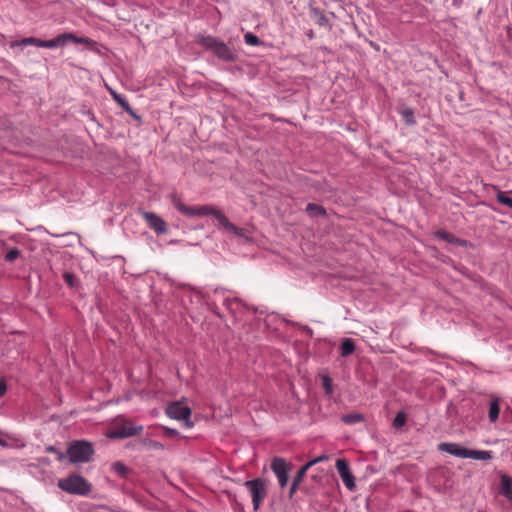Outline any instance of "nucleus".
Returning <instances> with one entry per match:
<instances>
[{"instance_id": "nucleus-1", "label": "nucleus", "mask_w": 512, "mask_h": 512, "mask_svg": "<svg viewBox=\"0 0 512 512\" xmlns=\"http://www.w3.org/2000/svg\"><path fill=\"white\" fill-rule=\"evenodd\" d=\"M90 40L86 37H78L73 33H62L51 40H40L35 37L23 38L19 41H15L12 46H28L34 45L43 48H57L63 47L68 44H88Z\"/></svg>"}, {"instance_id": "nucleus-2", "label": "nucleus", "mask_w": 512, "mask_h": 512, "mask_svg": "<svg viewBox=\"0 0 512 512\" xmlns=\"http://www.w3.org/2000/svg\"><path fill=\"white\" fill-rule=\"evenodd\" d=\"M197 42L216 55L219 60L224 62H234L237 60V52L225 42L210 36L198 35Z\"/></svg>"}, {"instance_id": "nucleus-3", "label": "nucleus", "mask_w": 512, "mask_h": 512, "mask_svg": "<svg viewBox=\"0 0 512 512\" xmlns=\"http://www.w3.org/2000/svg\"><path fill=\"white\" fill-rule=\"evenodd\" d=\"M93 454V445L85 440L75 441L67 449V456L72 463L89 462Z\"/></svg>"}, {"instance_id": "nucleus-4", "label": "nucleus", "mask_w": 512, "mask_h": 512, "mask_svg": "<svg viewBox=\"0 0 512 512\" xmlns=\"http://www.w3.org/2000/svg\"><path fill=\"white\" fill-rule=\"evenodd\" d=\"M58 487L69 494L75 495H86L91 490L90 483L84 477L77 474L60 479Z\"/></svg>"}, {"instance_id": "nucleus-5", "label": "nucleus", "mask_w": 512, "mask_h": 512, "mask_svg": "<svg viewBox=\"0 0 512 512\" xmlns=\"http://www.w3.org/2000/svg\"><path fill=\"white\" fill-rule=\"evenodd\" d=\"M244 486L248 489L251 495L253 510L257 511L267 496L265 482L261 478H255L245 481Z\"/></svg>"}, {"instance_id": "nucleus-6", "label": "nucleus", "mask_w": 512, "mask_h": 512, "mask_svg": "<svg viewBox=\"0 0 512 512\" xmlns=\"http://www.w3.org/2000/svg\"><path fill=\"white\" fill-rule=\"evenodd\" d=\"M214 294L223 297V305L235 319L250 310V308L238 297H225V290L223 288H216L214 290Z\"/></svg>"}, {"instance_id": "nucleus-7", "label": "nucleus", "mask_w": 512, "mask_h": 512, "mask_svg": "<svg viewBox=\"0 0 512 512\" xmlns=\"http://www.w3.org/2000/svg\"><path fill=\"white\" fill-rule=\"evenodd\" d=\"M166 415L178 421L183 420L184 426L188 429L192 428L194 423L190 420L191 409L181 402H174L167 406Z\"/></svg>"}, {"instance_id": "nucleus-8", "label": "nucleus", "mask_w": 512, "mask_h": 512, "mask_svg": "<svg viewBox=\"0 0 512 512\" xmlns=\"http://www.w3.org/2000/svg\"><path fill=\"white\" fill-rule=\"evenodd\" d=\"M174 206L180 213L188 217L213 215L217 219L218 213H222L220 210H217L208 205L189 207L182 203L180 200H175Z\"/></svg>"}, {"instance_id": "nucleus-9", "label": "nucleus", "mask_w": 512, "mask_h": 512, "mask_svg": "<svg viewBox=\"0 0 512 512\" xmlns=\"http://www.w3.org/2000/svg\"><path fill=\"white\" fill-rule=\"evenodd\" d=\"M143 429L142 425L135 426L131 423H123L116 425L113 431L110 432L109 437L114 439L129 438L139 435Z\"/></svg>"}, {"instance_id": "nucleus-10", "label": "nucleus", "mask_w": 512, "mask_h": 512, "mask_svg": "<svg viewBox=\"0 0 512 512\" xmlns=\"http://www.w3.org/2000/svg\"><path fill=\"white\" fill-rule=\"evenodd\" d=\"M336 469L346 486V488L350 491H353L356 488L355 479L353 474L350 471L349 464L345 459H337L336 461Z\"/></svg>"}, {"instance_id": "nucleus-11", "label": "nucleus", "mask_w": 512, "mask_h": 512, "mask_svg": "<svg viewBox=\"0 0 512 512\" xmlns=\"http://www.w3.org/2000/svg\"><path fill=\"white\" fill-rule=\"evenodd\" d=\"M271 469L276 475L279 485L284 488L288 483V465L283 458L276 457L271 463Z\"/></svg>"}, {"instance_id": "nucleus-12", "label": "nucleus", "mask_w": 512, "mask_h": 512, "mask_svg": "<svg viewBox=\"0 0 512 512\" xmlns=\"http://www.w3.org/2000/svg\"><path fill=\"white\" fill-rule=\"evenodd\" d=\"M141 216L147 222L149 227L153 229L157 234H165L167 232L166 222L157 214L148 211H142Z\"/></svg>"}, {"instance_id": "nucleus-13", "label": "nucleus", "mask_w": 512, "mask_h": 512, "mask_svg": "<svg viewBox=\"0 0 512 512\" xmlns=\"http://www.w3.org/2000/svg\"><path fill=\"white\" fill-rule=\"evenodd\" d=\"M218 223L229 233H232L238 237L249 239L248 231L244 228L237 227L233 223L229 221V219L224 215V213H218L217 215Z\"/></svg>"}, {"instance_id": "nucleus-14", "label": "nucleus", "mask_w": 512, "mask_h": 512, "mask_svg": "<svg viewBox=\"0 0 512 512\" xmlns=\"http://www.w3.org/2000/svg\"><path fill=\"white\" fill-rule=\"evenodd\" d=\"M438 449L440 451L449 453V454L459 457V458H467L468 450H469L468 448H465L458 443H449V442L440 443L438 446Z\"/></svg>"}, {"instance_id": "nucleus-15", "label": "nucleus", "mask_w": 512, "mask_h": 512, "mask_svg": "<svg viewBox=\"0 0 512 512\" xmlns=\"http://www.w3.org/2000/svg\"><path fill=\"white\" fill-rule=\"evenodd\" d=\"M111 94L113 96V99L122 107V109L125 112H127L133 118L140 120V116L135 113V111L132 109L125 96L118 94L116 92H112Z\"/></svg>"}, {"instance_id": "nucleus-16", "label": "nucleus", "mask_w": 512, "mask_h": 512, "mask_svg": "<svg viewBox=\"0 0 512 512\" xmlns=\"http://www.w3.org/2000/svg\"><path fill=\"white\" fill-rule=\"evenodd\" d=\"M500 413V399L493 397L489 402L488 418L491 423H495L499 418Z\"/></svg>"}, {"instance_id": "nucleus-17", "label": "nucleus", "mask_w": 512, "mask_h": 512, "mask_svg": "<svg viewBox=\"0 0 512 512\" xmlns=\"http://www.w3.org/2000/svg\"><path fill=\"white\" fill-rule=\"evenodd\" d=\"M467 458L474 459V460L488 461L493 458V454H492V451L469 449Z\"/></svg>"}, {"instance_id": "nucleus-18", "label": "nucleus", "mask_w": 512, "mask_h": 512, "mask_svg": "<svg viewBox=\"0 0 512 512\" xmlns=\"http://www.w3.org/2000/svg\"><path fill=\"white\" fill-rule=\"evenodd\" d=\"M399 114L402 116L404 122L409 125L413 126L416 124L415 114L414 110L410 107H403L398 110Z\"/></svg>"}, {"instance_id": "nucleus-19", "label": "nucleus", "mask_w": 512, "mask_h": 512, "mask_svg": "<svg viewBox=\"0 0 512 512\" xmlns=\"http://www.w3.org/2000/svg\"><path fill=\"white\" fill-rule=\"evenodd\" d=\"M311 18L312 20L322 26V27H328L329 26V21L327 19V17L323 14V12L317 8H312L311 9Z\"/></svg>"}, {"instance_id": "nucleus-20", "label": "nucleus", "mask_w": 512, "mask_h": 512, "mask_svg": "<svg viewBox=\"0 0 512 512\" xmlns=\"http://www.w3.org/2000/svg\"><path fill=\"white\" fill-rule=\"evenodd\" d=\"M306 212L311 217H324V216H326L325 208L323 206L315 204V203L307 204Z\"/></svg>"}, {"instance_id": "nucleus-21", "label": "nucleus", "mask_w": 512, "mask_h": 512, "mask_svg": "<svg viewBox=\"0 0 512 512\" xmlns=\"http://www.w3.org/2000/svg\"><path fill=\"white\" fill-rule=\"evenodd\" d=\"M355 351V344L351 338H345L340 345V355L347 357Z\"/></svg>"}, {"instance_id": "nucleus-22", "label": "nucleus", "mask_w": 512, "mask_h": 512, "mask_svg": "<svg viewBox=\"0 0 512 512\" xmlns=\"http://www.w3.org/2000/svg\"><path fill=\"white\" fill-rule=\"evenodd\" d=\"M512 491V478L507 474H502L500 476V493L503 496H506L508 493Z\"/></svg>"}, {"instance_id": "nucleus-23", "label": "nucleus", "mask_w": 512, "mask_h": 512, "mask_svg": "<svg viewBox=\"0 0 512 512\" xmlns=\"http://www.w3.org/2000/svg\"><path fill=\"white\" fill-rule=\"evenodd\" d=\"M341 420L347 425H354L364 421V416L361 413H349L342 415Z\"/></svg>"}, {"instance_id": "nucleus-24", "label": "nucleus", "mask_w": 512, "mask_h": 512, "mask_svg": "<svg viewBox=\"0 0 512 512\" xmlns=\"http://www.w3.org/2000/svg\"><path fill=\"white\" fill-rule=\"evenodd\" d=\"M112 470L121 478L127 479L131 470L122 462H115L112 465Z\"/></svg>"}, {"instance_id": "nucleus-25", "label": "nucleus", "mask_w": 512, "mask_h": 512, "mask_svg": "<svg viewBox=\"0 0 512 512\" xmlns=\"http://www.w3.org/2000/svg\"><path fill=\"white\" fill-rule=\"evenodd\" d=\"M435 237L442 239L448 243H459V239L456 238L453 234L445 231V230H438L435 232Z\"/></svg>"}, {"instance_id": "nucleus-26", "label": "nucleus", "mask_w": 512, "mask_h": 512, "mask_svg": "<svg viewBox=\"0 0 512 512\" xmlns=\"http://www.w3.org/2000/svg\"><path fill=\"white\" fill-rule=\"evenodd\" d=\"M322 385L325 391V394L328 396H331L333 394V383L332 379L328 375H322L321 376Z\"/></svg>"}, {"instance_id": "nucleus-27", "label": "nucleus", "mask_w": 512, "mask_h": 512, "mask_svg": "<svg viewBox=\"0 0 512 512\" xmlns=\"http://www.w3.org/2000/svg\"><path fill=\"white\" fill-rule=\"evenodd\" d=\"M496 199L502 205H505L508 208L512 209V198L508 196L506 192L498 191Z\"/></svg>"}, {"instance_id": "nucleus-28", "label": "nucleus", "mask_w": 512, "mask_h": 512, "mask_svg": "<svg viewBox=\"0 0 512 512\" xmlns=\"http://www.w3.org/2000/svg\"><path fill=\"white\" fill-rule=\"evenodd\" d=\"M406 423V414L403 411H400L396 414L394 420H393V427L394 428H401Z\"/></svg>"}, {"instance_id": "nucleus-29", "label": "nucleus", "mask_w": 512, "mask_h": 512, "mask_svg": "<svg viewBox=\"0 0 512 512\" xmlns=\"http://www.w3.org/2000/svg\"><path fill=\"white\" fill-rule=\"evenodd\" d=\"M20 256V250L16 247L10 249L4 256L5 261L13 262Z\"/></svg>"}, {"instance_id": "nucleus-30", "label": "nucleus", "mask_w": 512, "mask_h": 512, "mask_svg": "<svg viewBox=\"0 0 512 512\" xmlns=\"http://www.w3.org/2000/svg\"><path fill=\"white\" fill-rule=\"evenodd\" d=\"M246 44L250 46H256L260 43L259 38L251 32H248L244 36Z\"/></svg>"}, {"instance_id": "nucleus-31", "label": "nucleus", "mask_w": 512, "mask_h": 512, "mask_svg": "<svg viewBox=\"0 0 512 512\" xmlns=\"http://www.w3.org/2000/svg\"><path fill=\"white\" fill-rule=\"evenodd\" d=\"M63 279H64L65 283H66L68 286H70V287H72V288H73V287H75V285H76V279H75V276H74L72 273H70V272H65V273L63 274Z\"/></svg>"}, {"instance_id": "nucleus-32", "label": "nucleus", "mask_w": 512, "mask_h": 512, "mask_svg": "<svg viewBox=\"0 0 512 512\" xmlns=\"http://www.w3.org/2000/svg\"><path fill=\"white\" fill-rule=\"evenodd\" d=\"M310 468V466H308V463H306L304 466H302L299 471L297 472V474L295 475L294 479H296V482H302L307 470Z\"/></svg>"}, {"instance_id": "nucleus-33", "label": "nucleus", "mask_w": 512, "mask_h": 512, "mask_svg": "<svg viewBox=\"0 0 512 512\" xmlns=\"http://www.w3.org/2000/svg\"><path fill=\"white\" fill-rule=\"evenodd\" d=\"M164 431H165V435L168 436V437L173 438V437H178L179 436V432L176 429L165 427Z\"/></svg>"}, {"instance_id": "nucleus-34", "label": "nucleus", "mask_w": 512, "mask_h": 512, "mask_svg": "<svg viewBox=\"0 0 512 512\" xmlns=\"http://www.w3.org/2000/svg\"><path fill=\"white\" fill-rule=\"evenodd\" d=\"M324 460H327V456L326 455H321V456H318L312 460H310L308 463V466L312 467L314 466L315 464L321 462V461H324Z\"/></svg>"}, {"instance_id": "nucleus-35", "label": "nucleus", "mask_w": 512, "mask_h": 512, "mask_svg": "<svg viewBox=\"0 0 512 512\" xmlns=\"http://www.w3.org/2000/svg\"><path fill=\"white\" fill-rule=\"evenodd\" d=\"M299 484L300 482H296V479H293L289 492L290 496H292L297 491Z\"/></svg>"}, {"instance_id": "nucleus-36", "label": "nucleus", "mask_w": 512, "mask_h": 512, "mask_svg": "<svg viewBox=\"0 0 512 512\" xmlns=\"http://www.w3.org/2000/svg\"><path fill=\"white\" fill-rule=\"evenodd\" d=\"M7 385L4 380L0 381V398L6 393Z\"/></svg>"}, {"instance_id": "nucleus-37", "label": "nucleus", "mask_w": 512, "mask_h": 512, "mask_svg": "<svg viewBox=\"0 0 512 512\" xmlns=\"http://www.w3.org/2000/svg\"><path fill=\"white\" fill-rule=\"evenodd\" d=\"M47 451H48V452H53V453H56V452H57L56 448H54L53 446H49V447L47 448Z\"/></svg>"}, {"instance_id": "nucleus-38", "label": "nucleus", "mask_w": 512, "mask_h": 512, "mask_svg": "<svg viewBox=\"0 0 512 512\" xmlns=\"http://www.w3.org/2000/svg\"><path fill=\"white\" fill-rule=\"evenodd\" d=\"M0 445L5 447L7 446V443L0 437Z\"/></svg>"}, {"instance_id": "nucleus-39", "label": "nucleus", "mask_w": 512, "mask_h": 512, "mask_svg": "<svg viewBox=\"0 0 512 512\" xmlns=\"http://www.w3.org/2000/svg\"><path fill=\"white\" fill-rule=\"evenodd\" d=\"M507 499L512 501V491L505 496Z\"/></svg>"}, {"instance_id": "nucleus-40", "label": "nucleus", "mask_w": 512, "mask_h": 512, "mask_svg": "<svg viewBox=\"0 0 512 512\" xmlns=\"http://www.w3.org/2000/svg\"><path fill=\"white\" fill-rule=\"evenodd\" d=\"M153 447L157 448V447H161V445L158 442H153Z\"/></svg>"}, {"instance_id": "nucleus-41", "label": "nucleus", "mask_w": 512, "mask_h": 512, "mask_svg": "<svg viewBox=\"0 0 512 512\" xmlns=\"http://www.w3.org/2000/svg\"><path fill=\"white\" fill-rule=\"evenodd\" d=\"M306 330L311 334L312 333V329L308 326H306Z\"/></svg>"}, {"instance_id": "nucleus-42", "label": "nucleus", "mask_w": 512, "mask_h": 512, "mask_svg": "<svg viewBox=\"0 0 512 512\" xmlns=\"http://www.w3.org/2000/svg\"><path fill=\"white\" fill-rule=\"evenodd\" d=\"M252 312L253 313H256L257 312V309L256 308H251Z\"/></svg>"}]
</instances>
